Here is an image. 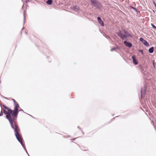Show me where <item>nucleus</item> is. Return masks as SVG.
I'll return each mask as SVG.
<instances>
[{"label": "nucleus", "instance_id": "nucleus-1", "mask_svg": "<svg viewBox=\"0 0 156 156\" xmlns=\"http://www.w3.org/2000/svg\"><path fill=\"white\" fill-rule=\"evenodd\" d=\"M3 107L5 109L7 110L8 111H7L3 109L4 113L6 115V118L9 120L12 128H13V126L14 125V124H13V122L17 116L14 117L13 116V111L10 108H8L5 105H3Z\"/></svg>", "mask_w": 156, "mask_h": 156}, {"label": "nucleus", "instance_id": "nucleus-2", "mask_svg": "<svg viewBox=\"0 0 156 156\" xmlns=\"http://www.w3.org/2000/svg\"><path fill=\"white\" fill-rule=\"evenodd\" d=\"M12 129L14 130L15 135L17 140L20 143L24 149L25 150L26 152L28 154L27 151L25 147V145L23 142L22 138L19 133L18 131L19 130V129L18 126L15 124L13 126V128Z\"/></svg>", "mask_w": 156, "mask_h": 156}, {"label": "nucleus", "instance_id": "nucleus-3", "mask_svg": "<svg viewBox=\"0 0 156 156\" xmlns=\"http://www.w3.org/2000/svg\"><path fill=\"white\" fill-rule=\"evenodd\" d=\"M12 100L14 103L15 108L13 112V116H17L18 113V108L19 107L18 104L16 102L15 100L12 99Z\"/></svg>", "mask_w": 156, "mask_h": 156}, {"label": "nucleus", "instance_id": "nucleus-4", "mask_svg": "<svg viewBox=\"0 0 156 156\" xmlns=\"http://www.w3.org/2000/svg\"><path fill=\"white\" fill-rule=\"evenodd\" d=\"M91 2L93 4L94 8L96 9L97 8H101V5L100 3L96 0H90Z\"/></svg>", "mask_w": 156, "mask_h": 156}, {"label": "nucleus", "instance_id": "nucleus-5", "mask_svg": "<svg viewBox=\"0 0 156 156\" xmlns=\"http://www.w3.org/2000/svg\"><path fill=\"white\" fill-rule=\"evenodd\" d=\"M117 35L119 36L122 40L125 39L127 37V36L126 35L122 34L121 31H119V32L117 33Z\"/></svg>", "mask_w": 156, "mask_h": 156}, {"label": "nucleus", "instance_id": "nucleus-6", "mask_svg": "<svg viewBox=\"0 0 156 156\" xmlns=\"http://www.w3.org/2000/svg\"><path fill=\"white\" fill-rule=\"evenodd\" d=\"M140 41L142 42V43L144 44V45L146 46H149V44L148 43V42L144 40L143 38L141 37L139 39Z\"/></svg>", "mask_w": 156, "mask_h": 156}, {"label": "nucleus", "instance_id": "nucleus-7", "mask_svg": "<svg viewBox=\"0 0 156 156\" xmlns=\"http://www.w3.org/2000/svg\"><path fill=\"white\" fill-rule=\"evenodd\" d=\"M124 44L126 46L129 48H131L132 46V44L131 43L128 42L126 41H124Z\"/></svg>", "mask_w": 156, "mask_h": 156}, {"label": "nucleus", "instance_id": "nucleus-8", "mask_svg": "<svg viewBox=\"0 0 156 156\" xmlns=\"http://www.w3.org/2000/svg\"><path fill=\"white\" fill-rule=\"evenodd\" d=\"M97 20L99 23L102 26H104V23L100 17H97Z\"/></svg>", "mask_w": 156, "mask_h": 156}, {"label": "nucleus", "instance_id": "nucleus-9", "mask_svg": "<svg viewBox=\"0 0 156 156\" xmlns=\"http://www.w3.org/2000/svg\"><path fill=\"white\" fill-rule=\"evenodd\" d=\"M145 88V86H144V88L143 89L142 88H141L140 91L141 93V97H142L143 96H144L145 94V89H144Z\"/></svg>", "mask_w": 156, "mask_h": 156}, {"label": "nucleus", "instance_id": "nucleus-10", "mask_svg": "<svg viewBox=\"0 0 156 156\" xmlns=\"http://www.w3.org/2000/svg\"><path fill=\"white\" fill-rule=\"evenodd\" d=\"M132 58L133 59V63L135 65L137 64L138 62L134 56H132Z\"/></svg>", "mask_w": 156, "mask_h": 156}, {"label": "nucleus", "instance_id": "nucleus-11", "mask_svg": "<svg viewBox=\"0 0 156 156\" xmlns=\"http://www.w3.org/2000/svg\"><path fill=\"white\" fill-rule=\"evenodd\" d=\"M139 68L140 69L141 72L143 73L144 72H145V69L144 67L143 66L141 65H140L139 66Z\"/></svg>", "mask_w": 156, "mask_h": 156}, {"label": "nucleus", "instance_id": "nucleus-12", "mask_svg": "<svg viewBox=\"0 0 156 156\" xmlns=\"http://www.w3.org/2000/svg\"><path fill=\"white\" fill-rule=\"evenodd\" d=\"M73 10L76 12H78L79 9V7L77 5H75L73 7Z\"/></svg>", "mask_w": 156, "mask_h": 156}, {"label": "nucleus", "instance_id": "nucleus-13", "mask_svg": "<svg viewBox=\"0 0 156 156\" xmlns=\"http://www.w3.org/2000/svg\"><path fill=\"white\" fill-rule=\"evenodd\" d=\"M154 48L153 47H151L148 50V51L151 53H152L154 51Z\"/></svg>", "mask_w": 156, "mask_h": 156}, {"label": "nucleus", "instance_id": "nucleus-14", "mask_svg": "<svg viewBox=\"0 0 156 156\" xmlns=\"http://www.w3.org/2000/svg\"><path fill=\"white\" fill-rule=\"evenodd\" d=\"M52 0H48L46 2V3L48 5H51L52 4Z\"/></svg>", "mask_w": 156, "mask_h": 156}, {"label": "nucleus", "instance_id": "nucleus-15", "mask_svg": "<svg viewBox=\"0 0 156 156\" xmlns=\"http://www.w3.org/2000/svg\"><path fill=\"white\" fill-rule=\"evenodd\" d=\"M23 16H24V20H23V25H24L25 23V16L24 13Z\"/></svg>", "mask_w": 156, "mask_h": 156}, {"label": "nucleus", "instance_id": "nucleus-16", "mask_svg": "<svg viewBox=\"0 0 156 156\" xmlns=\"http://www.w3.org/2000/svg\"><path fill=\"white\" fill-rule=\"evenodd\" d=\"M138 51H139V52L141 53L142 54V55H143L144 54L143 51V50L139 49V50H138Z\"/></svg>", "mask_w": 156, "mask_h": 156}, {"label": "nucleus", "instance_id": "nucleus-17", "mask_svg": "<svg viewBox=\"0 0 156 156\" xmlns=\"http://www.w3.org/2000/svg\"><path fill=\"white\" fill-rule=\"evenodd\" d=\"M151 26H152V27L154 29H156V26L154 25H153L152 23H151Z\"/></svg>", "mask_w": 156, "mask_h": 156}, {"label": "nucleus", "instance_id": "nucleus-18", "mask_svg": "<svg viewBox=\"0 0 156 156\" xmlns=\"http://www.w3.org/2000/svg\"><path fill=\"white\" fill-rule=\"evenodd\" d=\"M116 50V48H112L111 50V51H115Z\"/></svg>", "mask_w": 156, "mask_h": 156}, {"label": "nucleus", "instance_id": "nucleus-19", "mask_svg": "<svg viewBox=\"0 0 156 156\" xmlns=\"http://www.w3.org/2000/svg\"><path fill=\"white\" fill-rule=\"evenodd\" d=\"M132 8L135 11H137V9H136L135 8V7H132Z\"/></svg>", "mask_w": 156, "mask_h": 156}, {"label": "nucleus", "instance_id": "nucleus-20", "mask_svg": "<svg viewBox=\"0 0 156 156\" xmlns=\"http://www.w3.org/2000/svg\"><path fill=\"white\" fill-rule=\"evenodd\" d=\"M3 115V113L2 112V110L1 111V112L0 113V116H2Z\"/></svg>", "mask_w": 156, "mask_h": 156}, {"label": "nucleus", "instance_id": "nucleus-21", "mask_svg": "<svg viewBox=\"0 0 156 156\" xmlns=\"http://www.w3.org/2000/svg\"><path fill=\"white\" fill-rule=\"evenodd\" d=\"M128 35L129 37H132L131 35L130 34H129Z\"/></svg>", "mask_w": 156, "mask_h": 156}, {"label": "nucleus", "instance_id": "nucleus-22", "mask_svg": "<svg viewBox=\"0 0 156 156\" xmlns=\"http://www.w3.org/2000/svg\"><path fill=\"white\" fill-rule=\"evenodd\" d=\"M125 33H127V32H126V31H125Z\"/></svg>", "mask_w": 156, "mask_h": 156}, {"label": "nucleus", "instance_id": "nucleus-23", "mask_svg": "<svg viewBox=\"0 0 156 156\" xmlns=\"http://www.w3.org/2000/svg\"><path fill=\"white\" fill-rule=\"evenodd\" d=\"M78 128H80H80L79 127V126H78Z\"/></svg>", "mask_w": 156, "mask_h": 156}, {"label": "nucleus", "instance_id": "nucleus-24", "mask_svg": "<svg viewBox=\"0 0 156 156\" xmlns=\"http://www.w3.org/2000/svg\"><path fill=\"white\" fill-rule=\"evenodd\" d=\"M24 29V28H23L22 29V30H23Z\"/></svg>", "mask_w": 156, "mask_h": 156}, {"label": "nucleus", "instance_id": "nucleus-25", "mask_svg": "<svg viewBox=\"0 0 156 156\" xmlns=\"http://www.w3.org/2000/svg\"><path fill=\"white\" fill-rule=\"evenodd\" d=\"M23 111V110H21V111Z\"/></svg>", "mask_w": 156, "mask_h": 156}, {"label": "nucleus", "instance_id": "nucleus-26", "mask_svg": "<svg viewBox=\"0 0 156 156\" xmlns=\"http://www.w3.org/2000/svg\"><path fill=\"white\" fill-rule=\"evenodd\" d=\"M26 33L27 34V32H26Z\"/></svg>", "mask_w": 156, "mask_h": 156}]
</instances>
